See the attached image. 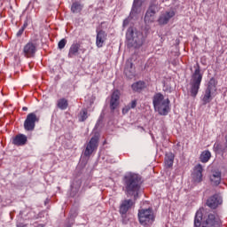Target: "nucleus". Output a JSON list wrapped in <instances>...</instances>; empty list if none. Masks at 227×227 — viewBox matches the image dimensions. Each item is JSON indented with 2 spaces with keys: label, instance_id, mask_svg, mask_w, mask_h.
<instances>
[{
  "label": "nucleus",
  "instance_id": "nucleus-2",
  "mask_svg": "<svg viewBox=\"0 0 227 227\" xmlns=\"http://www.w3.org/2000/svg\"><path fill=\"white\" fill-rule=\"evenodd\" d=\"M145 40H146V37H145L143 32L132 27L128 28L126 32V43L129 49L132 47L134 49H139V47H143Z\"/></svg>",
  "mask_w": 227,
  "mask_h": 227
},
{
  "label": "nucleus",
  "instance_id": "nucleus-7",
  "mask_svg": "<svg viewBox=\"0 0 227 227\" xmlns=\"http://www.w3.org/2000/svg\"><path fill=\"white\" fill-rule=\"evenodd\" d=\"M40 119L37 118L36 114L30 113L27 114L25 121H24V129L28 132H32L35 130V127H36V122H38Z\"/></svg>",
  "mask_w": 227,
  "mask_h": 227
},
{
  "label": "nucleus",
  "instance_id": "nucleus-24",
  "mask_svg": "<svg viewBox=\"0 0 227 227\" xmlns=\"http://www.w3.org/2000/svg\"><path fill=\"white\" fill-rule=\"evenodd\" d=\"M201 221H203V213L201 210H198L194 218V227L201 226Z\"/></svg>",
  "mask_w": 227,
  "mask_h": 227
},
{
  "label": "nucleus",
  "instance_id": "nucleus-20",
  "mask_svg": "<svg viewBox=\"0 0 227 227\" xmlns=\"http://www.w3.org/2000/svg\"><path fill=\"white\" fill-rule=\"evenodd\" d=\"M80 49H81V43H79L77 42L73 43L69 48L67 57L68 58H75V56L79 55Z\"/></svg>",
  "mask_w": 227,
  "mask_h": 227
},
{
  "label": "nucleus",
  "instance_id": "nucleus-29",
  "mask_svg": "<svg viewBox=\"0 0 227 227\" xmlns=\"http://www.w3.org/2000/svg\"><path fill=\"white\" fill-rule=\"evenodd\" d=\"M75 215H77L74 213V215H70V216L67 218V227L74 226Z\"/></svg>",
  "mask_w": 227,
  "mask_h": 227
},
{
  "label": "nucleus",
  "instance_id": "nucleus-22",
  "mask_svg": "<svg viewBox=\"0 0 227 227\" xmlns=\"http://www.w3.org/2000/svg\"><path fill=\"white\" fill-rule=\"evenodd\" d=\"M210 181L214 185H219L221 184V171H213V174L210 176Z\"/></svg>",
  "mask_w": 227,
  "mask_h": 227
},
{
  "label": "nucleus",
  "instance_id": "nucleus-32",
  "mask_svg": "<svg viewBox=\"0 0 227 227\" xmlns=\"http://www.w3.org/2000/svg\"><path fill=\"white\" fill-rule=\"evenodd\" d=\"M130 19H134V18L129 16L128 18H126V19L123 20L122 27H127V26H129V22H130Z\"/></svg>",
  "mask_w": 227,
  "mask_h": 227
},
{
  "label": "nucleus",
  "instance_id": "nucleus-25",
  "mask_svg": "<svg viewBox=\"0 0 227 227\" xmlns=\"http://www.w3.org/2000/svg\"><path fill=\"white\" fill-rule=\"evenodd\" d=\"M82 8H84V6L81 4V3L74 2L71 6V12L72 13H81V12H82Z\"/></svg>",
  "mask_w": 227,
  "mask_h": 227
},
{
  "label": "nucleus",
  "instance_id": "nucleus-19",
  "mask_svg": "<svg viewBox=\"0 0 227 227\" xmlns=\"http://www.w3.org/2000/svg\"><path fill=\"white\" fill-rule=\"evenodd\" d=\"M27 143V137L24 134H19L12 139V145L15 146H24Z\"/></svg>",
  "mask_w": 227,
  "mask_h": 227
},
{
  "label": "nucleus",
  "instance_id": "nucleus-40",
  "mask_svg": "<svg viewBox=\"0 0 227 227\" xmlns=\"http://www.w3.org/2000/svg\"><path fill=\"white\" fill-rule=\"evenodd\" d=\"M202 227H206L205 225H203Z\"/></svg>",
  "mask_w": 227,
  "mask_h": 227
},
{
  "label": "nucleus",
  "instance_id": "nucleus-14",
  "mask_svg": "<svg viewBox=\"0 0 227 227\" xmlns=\"http://www.w3.org/2000/svg\"><path fill=\"white\" fill-rule=\"evenodd\" d=\"M192 180L195 182V184H200V182L203 180V167L201 164H198L194 167Z\"/></svg>",
  "mask_w": 227,
  "mask_h": 227
},
{
  "label": "nucleus",
  "instance_id": "nucleus-9",
  "mask_svg": "<svg viewBox=\"0 0 227 227\" xmlns=\"http://www.w3.org/2000/svg\"><path fill=\"white\" fill-rule=\"evenodd\" d=\"M98 135H94L90 138L83 153L85 157H90V155H91V153H93V152L98 148Z\"/></svg>",
  "mask_w": 227,
  "mask_h": 227
},
{
  "label": "nucleus",
  "instance_id": "nucleus-35",
  "mask_svg": "<svg viewBox=\"0 0 227 227\" xmlns=\"http://www.w3.org/2000/svg\"><path fill=\"white\" fill-rule=\"evenodd\" d=\"M130 106L127 105L126 106H124L122 108V114H127V113H129V111H130Z\"/></svg>",
  "mask_w": 227,
  "mask_h": 227
},
{
  "label": "nucleus",
  "instance_id": "nucleus-11",
  "mask_svg": "<svg viewBox=\"0 0 227 227\" xmlns=\"http://www.w3.org/2000/svg\"><path fill=\"white\" fill-rule=\"evenodd\" d=\"M223 204V198L219 194H215L211 196L207 200V206L209 207V208L215 209L219 207V205Z\"/></svg>",
  "mask_w": 227,
  "mask_h": 227
},
{
  "label": "nucleus",
  "instance_id": "nucleus-5",
  "mask_svg": "<svg viewBox=\"0 0 227 227\" xmlns=\"http://www.w3.org/2000/svg\"><path fill=\"white\" fill-rule=\"evenodd\" d=\"M138 221L142 226H152L155 223V215L152 208L138 210Z\"/></svg>",
  "mask_w": 227,
  "mask_h": 227
},
{
  "label": "nucleus",
  "instance_id": "nucleus-16",
  "mask_svg": "<svg viewBox=\"0 0 227 227\" xmlns=\"http://www.w3.org/2000/svg\"><path fill=\"white\" fill-rule=\"evenodd\" d=\"M120 90H116L112 93L110 99V109L111 111H114L118 106H120Z\"/></svg>",
  "mask_w": 227,
  "mask_h": 227
},
{
  "label": "nucleus",
  "instance_id": "nucleus-23",
  "mask_svg": "<svg viewBox=\"0 0 227 227\" xmlns=\"http://www.w3.org/2000/svg\"><path fill=\"white\" fill-rule=\"evenodd\" d=\"M173 162H175V154L173 153H168L165 156V166L167 168H172Z\"/></svg>",
  "mask_w": 227,
  "mask_h": 227
},
{
  "label": "nucleus",
  "instance_id": "nucleus-17",
  "mask_svg": "<svg viewBox=\"0 0 227 227\" xmlns=\"http://www.w3.org/2000/svg\"><path fill=\"white\" fill-rule=\"evenodd\" d=\"M106 40H107V34L104 30H99L97 32V37H96V45L99 49L101 47H104V43H106Z\"/></svg>",
  "mask_w": 227,
  "mask_h": 227
},
{
  "label": "nucleus",
  "instance_id": "nucleus-6",
  "mask_svg": "<svg viewBox=\"0 0 227 227\" xmlns=\"http://www.w3.org/2000/svg\"><path fill=\"white\" fill-rule=\"evenodd\" d=\"M215 91H217V82H215V79L211 78L204 94L201 97L203 106H207V104H210V102H212V99L214 98L212 95H214Z\"/></svg>",
  "mask_w": 227,
  "mask_h": 227
},
{
  "label": "nucleus",
  "instance_id": "nucleus-39",
  "mask_svg": "<svg viewBox=\"0 0 227 227\" xmlns=\"http://www.w3.org/2000/svg\"><path fill=\"white\" fill-rule=\"evenodd\" d=\"M225 139H226V141H227V136L225 137Z\"/></svg>",
  "mask_w": 227,
  "mask_h": 227
},
{
  "label": "nucleus",
  "instance_id": "nucleus-18",
  "mask_svg": "<svg viewBox=\"0 0 227 227\" xmlns=\"http://www.w3.org/2000/svg\"><path fill=\"white\" fill-rule=\"evenodd\" d=\"M141 0H134L129 17L135 19L141 13Z\"/></svg>",
  "mask_w": 227,
  "mask_h": 227
},
{
  "label": "nucleus",
  "instance_id": "nucleus-33",
  "mask_svg": "<svg viewBox=\"0 0 227 227\" xmlns=\"http://www.w3.org/2000/svg\"><path fill=\"white\" fill-rule=\"evenodd\" d=\"M128 106H129V109H136L137 106V100H132Z\"/></svg>",
  "mask_w": 227,
  "mask_h": 227
},
{
  "label": "nucleus",
  "instance_id": "nucleus-34",
  "mask_svg": "<svg viewBox=\"0 0 227 227\" xmlns=\"http://www.w3.org/2000/svg\"><path fill=\"white\" fill-rule=\"evenodd\" d=\"M169 81H171V78L168 79L167 81L163 82L164 88H171V83H169Z\"/></svg>",
  "mask_w": 227,
  "mask_h": 227
},
{
  "label": "nucleus",
  "instance_id": "nucleus-36",
  "mask_svg": "<svg viewBox=\"0 0 227 227\" xmlns=\"http://www.w3.org/2000/svg\"><path fill=\"white\" fill-rule=\"evenodd\" d=\"M24 33V27L20 28V30L17 32L16 36H22V34Z\"/></svg>",
  "mask_w": 227,
  "mask_h": 227
},
{
  "label": "nucleus",
  "instance_id": "nucleus-10",
  "mask_svg": "<svg viewBox=\"0 0 227 227\" xmlns=\"http://www.w3.org/2000/svg\"><path fill=\"white\" fill-rule=\"evenodd\" d=\"M23 54L26 58H35L36 43L33 41L28 42L23 48Z\"/></svg>",
  "mask_w": 227,
  "mask_h": 227
},
{
  "label": "nucleus",
  "instance_id": "nucleus-15",
  "mask_svg": "<svg viewBox=\"0 0 227 227\" xmlns=\"http://www.w3.org/2000/svg\"><path fill=\"white\" fill-rule=\"evenodd\" d=\"M206 225L207 227H219L221 226V219L214 214H209L206 219Z\"/></svg>",
  "mask_w": 227,
  "mask_h": 227
},
{
  "label": "nucleus",
  "instance_id": "nucleus-13",
  "mask_svg": "<svg viewBox=\"0 0 227 227\" xmlns=\"http://www.w3.org/2000/svg\"><path fill=\"white\" fill-rule=\"evenodd\" d=\"M174 16L175 11L163 12L160 15L158 19V23L160 24V26H166V24H168V22H169V20H171Z\"/></svg>",
  "mask_w": 227,
  "mask_h": 227
},
{
  "label": "nucleus",
  "instance_id": "nucleus-1",
  "mask_svg": "<svg viewBox=\"0 0 227 227\" xmlns=\"http://www.w3.org/2000/svg\"><path fill=\"white\" fill-rule=\"evenodd\" d=\"M125 192L127 196H134L137 200L141 189V176L132 172L127 173L123 177Z\"/></svg>",
  "mask_w": 227,
  "mask_h": 227
},
{
  "label": "nucleus",
  "instance_id": "nucleus-12",
  "mask_svg": "<svg viewBox=\"0 0 227 227\" xmlns=\"http://www.w3.org/2000/svg\"><path fill=\"white\" fill-rule=\"evenodd\" d=\"M124 74L128 79H133L136 75V68H134V64L132 63L131 59L126 61Z\"/></svg>",
  "mask_w": 227,
  "mask_h": 227
},
{
  "label": "nucleus",
  "instance_id": "nucleus-31",
  "mask_svg": "<svg viewBox=\"0 0 227 227\" xmlns=\"http://www.w3.org/2000/svg\"><path fill=\"white\" fill-rule=\"evenodd\" d=\"M66 45H67V39H61L58 43V48L61 51L65 49Z\"/></svg>",
  "mask_w": 227,
  "mask_h": 227
},
{
  "label": "nucleus",
  "instance_id": "nucleus-8",
  "mask_svg": "<svg viewBox=\"0 0 227 227\" xmlns=\"http://www.w3.org/2000/svg\"><path fill=\"white\" fill-rule=\"evenodd\" d=\"M159 4H151L145 15V23L150 24L155 20V13L159 12Z\"/></svg>",
  "mask_w": 227,
  "mask_h": 227
},
{
  "label": "nucleus",
  "instance_id": "nucleus-4",
  "mask_svg": "<svg viewBox=\"0 0 227 227\" xmlns=\"http://www.w3.org/2000/svg\"><path fill=\"white\" fill-rule=\"evenodd\" d=\"M154 110L161 116H166L169 113V99L164 98L160 92L156 93L153 98Z\"/></svg>",
  "mask_w": 227,
  "mask_h": 227
},
{
  "label": "nucleus",
  "instance_id": "nucleus-28",
  "mask_svg": "<svg viewBox=\"0 0 227 227\" xmlns=\"http://www.w3.org/2000/svg\"><path fill=\"white\" fill-rule=\"evenodd\" d=\"M210 157H212V153H210V151H204L200 154V161L203 163L208 162L210 160Z\"/></svg>",
  "mask_w": 227,
  "mask_h": 227
},
{
  "label": "nucleus",
  "instance_id": "nucleus-26",
  "mask_svg": "<svg viewBox=\"0 0 227 227\" xmlns=\"http://www.w3.org/2000/svg\"><path fill=\"white\" fill-rule=\"evenodd\" d=\"M145 82L139 81V82H134L131 85V88H132L133 91L139 92V91L145 90Z\"/></svg>",
  "mask_w": 227,
  "mask_h": 227
},
{
  "label": "nucleus",
  "instance_id": "nucleus-21",
  "mask_svg": "<svg viewBox=\"0 0 227 227\" xmlns=\"http://www.w3.org/2000/svg\"><path fill=\"white\" fill-rule=\"evenodd\" d=\"M132 205H134L132 200H125L122 201L120 207V214H121V215H125V214L129 212V209L132 208Z\"/></svg>",
  "mask_w": 227,
  "mask_h": 227
},
{
  "label": "nucleus",
  "instance_id": "nucleus-30",
  "mask_svg": "<svg viewBox=\"0 0 227 227\" xmlns=\"http://www.w3.org/2000/svg\"><path fill=\"white\" fill-rule=\"evenodd\" d=\"M80 116H81L80 121H85V120L88 119V111L82 110L80 113Z\"/></svg>",
  "mask_w": 227,
  "mask_h": 227
},
{
  "label": "nucleus",
  "instance_id": "nucleus-27",
  "mask_svg": "<svg viewBox=\"0 0 227 227\" xmlns=\"http://www.w3.org/2000/svg\"><path fill=\"white\" fill-rule=\"evenodd\" d=\"M57 106L59 109H61V111H65L68 107V100L65 98H60L58 100Z\"/></svg>",
  "mask_w": 227,
  "mask_h": 227
},
{
  "label": "nucleus",
  "instance_id": "nucleus-38",
  "mask_svg": "<svg viewBox=\"0 0 227 227\" xmlns=\"http://www.w3.org/2000/svg\"><path fill=\"white\" fill-rule=\"evenodd\" d=\"M22 111H27V106H24V107L22 108Z\"/></svg>",
  "mask_w": 227,
  "mask_h": 227
},
{
  "label": "nucleus",
  "instance_id": "nucleus-37",
  "mask_svg": "<svg viewBox=\"0 0 227 227\" xmlns=\"http://www.w3.org/2000/svg\"><path fill=\"white\" fill-rule=\"evenodd\" d=\"M21 27H23V29H26V27H27V23H24V25Z\"/></svg>",
  "mask_w": 227,
  "mask_h": 227
},
{
  "label": "nucleus",
  "instance_id": "nucleus-3",
  "mask_svg": "<svg viewBox=\"0 0 227 227\" xmlns=\"http://www.w3.org/2000/svg\"><path fill=\"white\" fill-rule=\"evenodd\" d=\"M193 68L195 70L192 74L190 82V93L191 97L196 98L200 91V86H201V81H203V74H201V68L198 62L193 66Z\"/></svg>",
  "mask_w": 227,
  "mask_h": 227
}]
</instances>
